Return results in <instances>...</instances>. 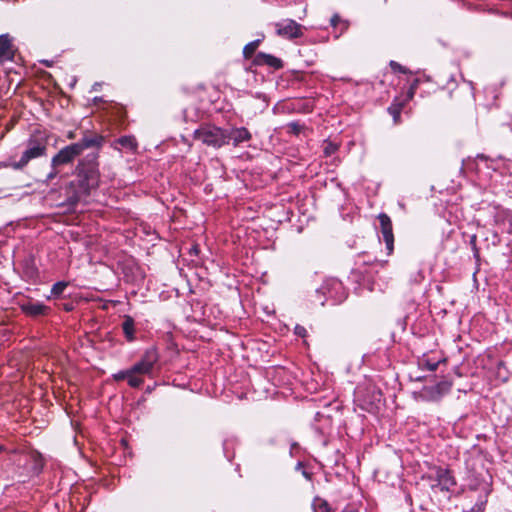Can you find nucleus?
Here are the masks:
<instances>
[{
    "instance_id": "obj_21",
    "label": "nucleus",
    "mask_w": 512,
    "mask_h": 512,
    "mask_svg": "<svg viewBox=\"0 0 512 512\" xmlns=\"http://www.w3.org/2000/svg\"><path fill=\"white\" fill-rule=\"evenodd\" d=\"M390 66L391 68L394 70V71H399L401 73H407V70L405 67H403L402 65H400L399 63L395 62V61H391L390 62Z\"/></svg>"
},
{
    "instance_id": "obj_17",
    "label": "nucleus",
    "mask_w": 512,
    "mask_h": 512,
    "mask_svg": "<svg viewBox=\"0 0 512 512\" xmlns=\"http://www.w3.org/2000/svg\"><path fill=\"white\" fill-rule=\"evenodd\" d=\"M67 286H68L67 282H64V281L57 282L52 286L51 293L54 296H58L63 293V291L66 289Z\"/></svg>"
},
{
    "instance_id": "obj_14",
    "label": "nucleus",
    "mask_w": 512,
    "mask_h": 512,
    "mask_svg": "<svg viewBox=\"0 0 512 512\" xmlns=\"http://www.w3.org/2000/svg\"><path fill=\"white\" fill-rule=\"evenodd\" d=\"M312 506L314 512H331L328 503L318 497L314 499Z\"/></svg>"
},
{
    "instance_id": "obj_13",
    "label": "nucleus",
    "mask_w": 512,
    "mask_h": 512,
    "mask_svg": "<svg viewBox=\"0 0 512 512\" xmlns=\"http://www.w3.org/2000/svg\"><path fill=\"white\" fill-rule=\"evenodd\" d=\"M258 58L262 59L263 63H265L271 67L280 68L282 66L281 60L272 55L260 53L258 55Z\"/></svg>"
},
{
    "instance_id": "obj_27",
    "label": "nucleus",
    "mask_w": 512,
    "mask_h": 512,
    "mask_svg": "<svg viewBox=\"0 0 512 512\" xmlns=\"http://www.w3.org/2000/svg\"><path fill=\"white\" fill-rule=\"evenodd\" d=\"M339 20H340V19H339V16L334 15V16L331 18V24H332L333 26H336V24L339 22Z\"/></svg>"
},
{
    "instance_id": "obj_15",
    "label": "nucleus",
    "mask_w": 512,
    "mask_h": 512,
    "mask_svg": "<svg viewBox=\"0 0 512 512\" xmlns=\"http://www.w3.org/2000/svg\"><path fill=\"white\" fill-rule=\"evenodd\" d=\"M129 374L130 375L127 376V381L131 387L136 388L143 384V378L139 374L132 371V369H129Z\"/></svg>"
},
{
    "instance_id": "obj_1",
    "label": "nucleus",
    "mask_w": 512,
    "mask_h": 512,
    "mask_svg": "<svg viewBox=\"0 0 512 512\" xmlns=\"http://www.w3.org/2000/svg\"><path fill=\"white\" fill-rule=\"evenodd\" d=\"M104 142V138L100 135L84 136L80 141L63 147L51 159L52 168L66 165L79 156L85 149L96 147L100 148Z\"/></svg>"
},
{
    "instance_id": "obj_29",
    "label": "nucleus",
    "mask_w": 512,
    "mask_h": 512,
    "mask_svg": "<svg viewBox=\"0 0 512 512\" xmlns=\"http://www.w3.org/2000/svg\"><path fill=\"white\" fill-rule=\"evenodd\" d=\"M303 475H304V476H305L306 478H309V475H308V473H306V472H303Z\"/></svg>"
},
{
    "instance_id": "obj_30",
    "label": "nucleus",
    "mask_w": 512,
    "mask_h": 512,
    "mask_svg": "<svg viewBox=\"0 0 512 512\" xmlns=\"http://www.w3.org/2000/svg\"><path fill=\"white\" fill-rule=\"evenodd\" d=\"M97 89H98L97 84H94V90H97Z\"/></svg>"
},
{
    "instance_id": "obj_2",
    "label": "nucleus",
    "mask_w": 512,
    "mask_h": 512,
    "mask_svg": "<svg viewBox=\"0 0 512 512\" xmlns=\"http://www.w3.org/2000/svg\"><path fill=\"white\" fill-rule=\"evenodd\" d=\"M47 140L44 137L32 136L26 144L20 159L10 163V167L14 170H21L28 165V163L46 154Z\"/></svg>"
},
{
    "instance_id": "obj_7",
    "label": "nucleus",
    "mask_w": 512,
    "mask_h": 512,
    "mask_svg": "<svg viewBox=\"0 0 512 512\" xmlns=\"http://www.w3.org/2000/svg\"><path fill=\"white\" fill-rule=\"evenodd\" d=\"M378 219L380 222V229H381V233H382L384 242L386 244V248L388 250V253L390 254L394 248V235H393L391 219L385 213L379 214Z\"/></svg>"
},
{
    "instance_id": "obj_18",
    "label": "nucleus",
    "mask_w": 512,
    "mask_h": 512,
    "mask_svg": "<svg viewBox=\"0 0 512 512\" xmlns=\"http://www.w3.org/2000/svg\"><path fill=\"white\" fill-rule=\"evenodd\" d=\"M402 109V104H399V105H391L389 108H388V111L389 113L393 116V119H394V122L395 123H398L399 122V118H400V111Z\"/></svg>"
},
{
    "instance_id": "obj_32",
    "label": "nucleus",
    "mask_w": 512,
    "mask_h": 512,
    "mask_svg": "<svg viewBox=\"0 0 512 512\" xmlns=\"http://www.w3.org/2000/svg\"><path fill=\"white\" fill-rule=\"evenodd\" d=\"M343 512H355V511H353V510H347V511H343Z\"/></svg>"
},
{
    "instance_id": "obj_20",
    "label": "nucleus",
    "mask_w": 512,
    "mask_h": 512,
    "mask_svg": "<svg viewBox=\"0 0 512 512\" xmlns=\"http://www.w3.org/2000/svg\"><path fill=\"white\" fill-rule=\"evenodd\" d=\"M418 85H419V80L418 79H415L412 84L410 85V88L407 92V99L408 100H411L413 97H414V94L418 88Z\"/></svg>"
},
{
    "instance_id": "obj_8",
    "label": "nucleus",
    "mask_w": 512,
    "mask_h": 512,
    "mask_svg": "<svg viewBox=\"0 0 512 512\" xmlns=\"http://www.w3.org/2000/svg\"><path fill=\"white\" fill-rule=\"evenodd\" d=\"M14 52L11 37L8 34L0 35V64L13 60Z\"/></svg>"
},
{
    "instance_id": "obj_5",
    "label": "nucleus",
    "mask_w": 512,
    "mask_h": 512,
    "mask_svg": "<svg viewBox=\"0 0 512 512\" xmlns=\"http://www.w3.org/2000/svg\"><path fill=\"white\" fill-rule=\"evenodd\" d=\"M158 361V353L155 348L148 349L141 360L134 364L130 369L141 375H150L154 365Z\"/></svg>"
},
{
    "instance_id": "obj_6",
    "label": "nucleus",
    "mask_w": 512,
    "mask_h": 512,
    "mask_svg": "<svg viewBox=\"0 0 512 512\" xmlns=\"http://www.w3.org/2000/svg\"><path fill=\"white\" fill-rule=\"evenodd\" d=\"M278 36L286 39H295L303 35V26L292 19H286L275 24Z\"/></svg>"
},
{
    "instance_id": "obj_9",
    "label": "nucleus",
    "mask_w": 512,
    "mask_h": 512,
    "mask_svg": "<svg viewBox=\"0 0 512 512\" xmlns=\"http://www.w3.org/2000/svg\"><path fill=\"white\" fill-rule=\"evenodd\" d=\"M251 139L250 132L244 128H232L230 130H226V144L232 140L234 146L239 145L242 142H246Z\"/></svg>"
},
{
    "instance_id": "obj_25",
    "label": "nucleus",
    "mask_w": 512,
    "mask_h": 512,
    "mask_svg": "<svg viewBox=\"0 0 512 512\" xmlns=\"http://www.w3.org/2000/svg\"><path fill=\"white\" fill-rule=\"evenodd\" d=\"M335 150H336V146H333L332 144H329V145L325 148V154H326V155H330V154H331V153H333Z\"/></svg>"
},
{
    "instance_id": "obj_10",
    "label": "nucleus",
    "mask_w": 512,
    "mask_h": 512,
    "mask_svg": "<svg viewBox=\"0 0 512 512\" xmlns=\"http://www.w3.org/2000/svg\"><path fill=\"white\" fill-rule=\"evenodd\" d=\"M111 146L118 151L126 150L135 153L138 148V143L133 136H122L115 140Z\"/></svg>"
},
{
    "instance_id": "obj_23",
    "label": "nucleus",
    "mask_w": 512,
    "mask_h": 512,
    "mask_svg": "<svg viewBox=\"0 0 512 512\" xmlns=\"http://www.w3.org/2000/svg\"><path fill=\"white\" fill-rule=\"evenodd\" d=\"M129 369L127 370H124V371H120L118 372L117 374L114 375V378L116 380H123V379H127V376H129Z\"/></svg>"
},
{
    "instance_id": "obj_28",
    "label": "nucleus",
    "mask_w": 512,
    "mask_h": 512,
    "mask_svg": "<svg viewBox=\"0 0 512 512\" xmlns=\"http://www.w3.org/2000/svg\"><path fill=\"white\" fill-rule=\"evenodd\" d=\"M68 138H69V139H73V138H74V134H73L72 132H70V133L68 134Z\"/></svg>"
},
{
    "instance_id": "obj_4",
    "label": "nucleus",
    "mask_w": 512,
    "mask_h": 512,
    "mask_svg": "<svg viewBox=\"0 0 512 512\" xmlns=\"http://www.w3.org/2000/svg\"><path fill=\"white\" fill-rule=\"evenodd\" d=\"M97 157L96 153L87 155V159L81 160L76 168L79 176L84 177L87 189L98 185Z\"/></svg>"
},
{
    "instance_id": "obj_19",
    "label": "nucleus",
    "mask_w": 512,
    "mask_h": 512,
    "mask_svg": "<svg viewBox=\"0 0 512 512\" xmlns=\"http://www.w3.org/2000/svg\"><path fill=\"white\" fill-rule=\"evenodd\" d=\"M420 365L429 371H434L438 368L439 361L432 362L430 360H422Z\"/></svg>"
},
{
    "instance_id": "obj_22",
    "label": "nucleus",
    "mask_w": 512,
    "mask_h": 512,
    "mask_svg": "<svg viewBox=\"0 0 512 512\" xmlns=\"http://www.w3.org/2000/svg\"><path fill=\"white\" fill-rule=\"evenodd\" d=\"M294 332H295L296 335H298L300 337H305L306 334H307L306 329L303 326H300V325H296V327L294 329Z\"/></svg>"
},
{
    "instance_id": "obj_11",
    "label": "nucleus",
    "mask_w": 512,
    "mask_h": 512,
    "mask_svg": "<svg viewBox=\"0 0 512 512\" xmlns=\"http://www.w3.org/2000/svg\"><path fill=\"white\" fill-rule=\"evenodd\" d=\"M22 311L29 316L46 314L48 307L39 302H29L21 306Z\"/></svg>"
},
{
    "instance_id": "obj_3",
    "label": "nucleus",
    "mask_w": 512,
    "mask_h": 512,
    "mask_svg": "<svg viewBox=\"0 0 512 512\" xmlns=\"http://www.w3.org/2000/svg\"><path fill=\"white\" fill-rule=\"evenodd\" d=\"M194 138L205 145L219 148L226 144V130L213 125H203L195 130Z\"/></svg>"
},
{
    "instance_id": "obj_31",
    "label": "nucleus",
    "mask_w": 512,
    "mask_h": 512,
    "mask_svg": "<svg viewBox=\"0 0 512 512\" xmlns=\"http://www.w3.org/2000/svg\"><path fill=\"white\" fill-rule=\"evenodd\" d=\"M97 89H98L97 84H94V90H97Z\"/></svg>"
},
{
    "instance_id": "obj_24",
    "label": "nucleus",
    "mask_w": 512,
    "mask_h": 512,
    "mask_svg": "<svg viewBox=\"0 0 512 512\" xmlns=\"http://www.w3.org/2000/svg\"><path fill=\"white\" fill-rule=\"evenodd\" d=\"M288 127L295 133L298 134L301 130V126L298 123H290Z\"/></svg>"
},
{
    "instance_id": "obj_26",
    "label": "nucleus",
    "mask_w": 512,
    "mask_h": 512,
    "mask_svg": "<svg viewBox=\"0 0 512 512\" xmlns=\"http://www.w3.org/2000/svg\"><path fill=\"white\" fill-rule=\"evenodd\" d=\"M58 172L56 168H53V170L48 174L47 179L52 180L57 176Z\"/></svg>"
},
{
    "instance_id": "obj_12",
    "label": "nucleus",
    "mask_w": 512,
    "mask_h": 512,
    "mask_svg": "<svg viewBox=\"0 0 512 512\" xmlns=\"http://www.w3.org/2000/svg\"><path fill=\"white\" fill-rule=\"evenodd\" d=\"M123 331L128 338V340H133L134 338V321L131 317L127 316L122 324Z\"/></svg>"
},
{
    "instance_id": "obj_16",
    "label": "nucleus",
    "mask_w": 512,
    "mask_h": 512,
    "mask_svg": "<svg viewBox=\"0 0 512 512\" xmlns=\"http://www.w3.org/2000/svg\"><path fill=\"white\" fill-rule=\"evenodd\" d=\"M260 39L258 40H255V41H252V42H249L248 44H246L243 48V54H244V57L245 58H250L255 50L257 49L259 43H260Z\"/></svg>"
}]
</instances>
